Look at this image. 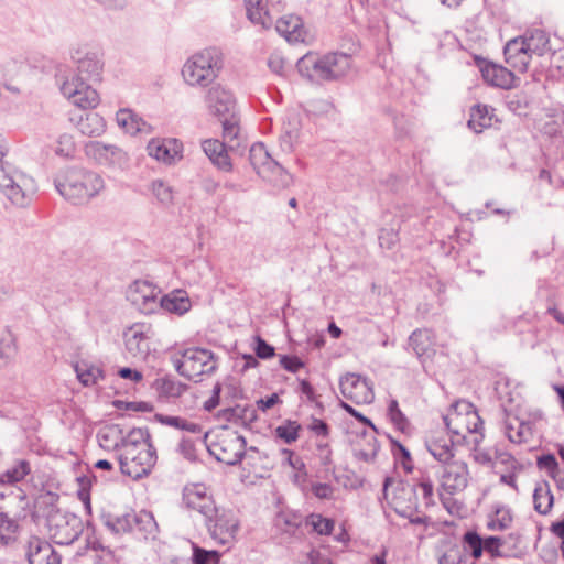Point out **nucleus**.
<instances>
[{"label": "nucleus", "instance_id": "nucleus-1", "mask_svg": "<svg viewBox=\"0 0 564 564\" xmlns=\"http://www.w3.org/2000/svg\"><path fill=\"white\" fill-rule=\"evenodd\" d=\"M72 59L77 65V74L66 77L61 84V93L74 106L80 109H91L98 106L100 99L96 89L86 80H98L102 63L97 51L88 46H78L72 51Z\"/></svg>", "mask_w": 564, "mask_h": 564}, {"label": "nucleus", "instance_id": "nucleus-2", "mask_svg": "<svg viewBox=\"0 0 564 564\" xmlns=\"http://www.w3.org/2000/svg\"><path fill=\"white\" fill-rule=\"evenodd\" d=\"M57 192L74 204H82L97 196L104 188V178L84 167H67L54 178Z\"/></svg>", "mask_w": 564, "mask_h": 564}, {"label": "nucleus", "instance_id": "nucleus-3", "mask_svg": "<svg viewBox=\"0 0 564 564\" xmlns=\"http://www.w3.org/2000/svg\"><path fill=\"white\" fill-rule=\"evenodd\" d=\"M296 68L301 76L311 82L337 80L351 68V56L345 53H308L297 61Z\"/></svg>", "mask_w": 564, "mask_h": 564}, {"label": "nucleus", "instance_id": "nucleus-4", "mask_svg": "<svg viewBox=\"0 0 564 564\" xmlns=\"http://www.w3.org/2000/svg\"><path fill=\"white\" fill-rule=\"evenodd\" d=\"M6 151L0 139V159L4 156ZM0 189L14 205L23 207L36 192V185L31 176L17 170L11 163L0 160Z\"/></svg>", "mask_w": 564, "mask_h": 564}, {"label": "nucleus", "instance_id": "nucleus-5", "mask_svg": "<svg viewBox=\"0 0 564 564\" xmlns=\"http://www.w3.org/2000/svg\"><path fill=\"white\" fill-rule=\"evenodd\" d=\"M224 65L218 47H207L192 55L183 66L182 75L192 86H207L213 83Z\"/></svg>", "mask_w": 564, "mask_h": 564}, {"label": "nucleus", "instance_id": "nucleus-6", "mask_svg": "<svg viewBox=\"0 0 564 564\" xmlns=\"http://www.w3.org/2000/svg\"><path fill=\"white\" fill-rule=\"evenodd\" d=\"M443 421L448 433L454 438H460V444L466 441L468 434L479 436L484 421L478 415L476 408L470 402L460 400L451 405Z\"/></svg>", "mask_w": 564, "mask_h": 564}, {"label": "nucleus", "instance_id": "nucleus-7", "mask_svg": "<svg viewBox=\"0 0 564 564\" xmlns=\"http://www.w3.org/2000/svg\"><path fill=\"white\" fill-rule=\"evenodd\" d=\"M210 538L221 545H229L236 540L240 521L235 511L224 507H216L204 520Z\"/></svg>", "mask_w": 564, "mask_h": 564}, {"label": "nucleus", "instance_id": "nucleus-8", "mask_svg": "<svg viewBox=\"0 0 564 564\" xmlns=\"http://www.w3.org/2000/svg\"><path fill=\"white\" fill-rule=\"evenodd\" d=\"M176 368L182 376L196 382L202 375L212 373L216 369V360L210 350L193 347L183 352Z\"/></svg>", "mask_w": 564, "mask_h": 564}, {"label": "nucleus", "instance_id": "nucleus-9", "mask_svg": "<svg viewBox=\"0 0 564 564\" xmlns=\"http://www.w3.org/2000/svg\"><path fill=\"white\" fill-rule=\"evenodd\" d=\"M46 527L53 542L59 545L72 544L83 532L82 519L68 511L51 517Z\"/></svg>", "mask_w": 564, "mask_h": 564}, {"label": "nucleus", "instance_id": "nucleus-10", "mask_svg": "<svg viewBox=\"0 0 564 564\" xmlns=\"http://www.w3.org/2000/svg\"><path fill=\"white\" fill-rule=\"evenodd\" d=\"M133 451L134 449L128 451L126 455H119L117 458L120 471L123 475L138 480L151 473V469L156 463L158 456L153 444H149L148 448H143L137 454H134Z\"/></svg>", "mask_w": 564, "mask_h": 564}, {"label": "nucleus", "instance_id": "nucleus-11", "mask_svg": "<svg viewBox=\"0 0 564 564\" xmlns=\"http://www.w3.org/2000/svg\"><path fill=\"white\" fill-rule=\"evenodd\" d=\"M246 446L247 441L245 436L237 433H228L220 435L217 442L207 445V449L218 462L235 466L245 458Z\"/></svg>", "mask_w": 564, "mask_h": 564}, {"label": "nucleus", "instance_id": "nucleus-12", "mask_svg": "<svg viewBox=\"0 0 564 564\" xmlns=\"http://www.w3.org/2000/svg\"><path fill=\"white\" fill-rule=\"evenodd\" d=\"M161 290L147 280H137L127 290V300L141 313L152 314L159 310L158 295Z\"/></svg>", "mask_w": 564, "mask_h": 564}, {"label": "nucleus", "instance_id": "nucleus-13", "mask_svg": "<svg viewBox=\"0 0 564 564\" xmlns=\"http://www.w3.org/2000/svg\"><path fill=\"white\" fill-rule=\"evenodd\" d=\"M24 557L29 564H62L61 554L45 539L31 535L23 544Z\"/></svg>", "mask_w": 564, "mask_h": 564}, {"label": "nucleus", "instance_id": "nucleus-14", "mask_svg": "<svg viewBox=\"0 0 564 564\" xmlns=\"http://www.w3.org/2000/svg\"><path fill=\"white\" fill-rule=\"evenodd\" d=\"M19 501L20 511L14 514V518H10L8 512H0V545L8 546L17 540V533L19 531L18 519L26 517V511L30 508V500L25 492L18 488L17 495L14 496Z\"/></svg>", "mask_w": 564, "mask_h": 564}, {"label": "nucleus", "instance_id": "nucleus-15", "mask_svg": "<svg viewBox=\"0 0 564 564\" xmlns=\"http://www.w3.org/2000/svg\"><path fill=\"white\" fill-rule=\"evenodd\" d=\"M182 501L187 509L199 512L204 520L217 507L204 484H189L183 489Z\"/></svg>", "mask_w": 564, "mask_h": 564}, {"label": "nucleus", "instance_id": "nucleus-16", "mask_svg": "<svg viewBox=\"0 0 564 564\" xmlns=\"http://www.w3.org/2000/svg\"><path fill=\"white\" fill-rule=\"evenodd\" d=\"M150 326L140 324H135L124 332L123 337L126 349L133 358L145 360L150 355Z\"/></svg>", "mask_w": 564, "mask_h": 564}, {"label": "nucleus", "instance_id": "nucleus-17", "mask_svg": "<svg viewBox=\"0 0 564 564\" xmlns=\"http://www.w3.org/2000/svg\"><path fill=\"white\" fill-rule=\"evenodd\" d=\"M205 104L208 111L219 120L235 113V99L231 93L221 85H214L206 91Z\"/></svg>", "mask_w": 564, "mask_h": 564}, {"label": "nucleus", "instance_id": "nucleus-18", "mask_svg": "<svg viewBox=\"0 0 564 564\" xmlns=\"http://www.w3.org/2000/svg\"><path fill=\"white\" fill-rule=\"evenodd\" d=\"M85 153L101 165H122L127 161L126 152L117 145L90 141L85 144Z\"/></svg>", "mask_w": 564, "mask_h": 564}, {"label": "nucleus", "instance_id": "nucleus-19", "mask_svg": "<svg viewBox=\"0 0 564 564\" xmlns=\"http://www.w3.org/2000/svg\"><path fill=\"white\" fill-rule=\"evenodd\" d=\"M148 154L165 164H174L183 155V144L177 139H152L147 145Z\"/></svg>", "mask_w": 564, "mask_h": 564}, {"label": "nucleus", "instance_id": "nucleus-20", "mask_svg": "<svg viewBox=\"0 0 564 564\" xmlns=\"http://www.w3.org/2000/svg\"><path fill=\"white\" fill-rule=\"evenodd\" d=\"M409 347L414 351L423 368L426 370V362L434 354V340L429 329H415L409 337Z\"/></svg>", "mask_w": 564, "mask_h": 564}, {"label": "nucleus", "instance_id": "nucleus-21", "mask_svg": "<svg viewBox=\"0 0 564 564\" xmlns=\"http://www.w3.org/2000/svg\"><path fill=\"white\" fill-rule=\"evenodd\" d=\"M460 444V438H454L452 435L431 436L425 441L426 449L440 463L448 464L454 458L453 447Z\"/></svg>", "mask_w": 564, "mask_h": 564}, {"label": "nucleus", "instance_id": "nucleus-22", "mask_svg": "<svg viewBox=\"0 0 564 564\" xmlns=\"http://www.w3.org/2000/svg\"><path fill=\"white\" fill-rule=\"evenodd\" d=\"M392 506L399 516H410L417 506L416 485L399 481L392 497Z\"/></svg>", "mask_w": 564, "mask_h": 564}, {"label": "nucleus", "instance_id": "nucleus-23", "mask_svg": "<svg viewBox=\"0 0 564 564\" xmlns=\"http://www.w3.org/2000/svg\"><path fill=\"white\" fill-rule=\"evenodd\" d=\"M479 67L484 80L489 85L502 89H510L513 87L516 77L508 68L491 62H484Z\"/></svg>", "mask_w": 564, "mask_h": 564}, {"label": "nucleus", "instance_id": "nucleus-24", "mask_svg": "<svg viewBox=\"0 0 564 564\" xmlns=\"http://www.w3.org/2000/svg\"><path fill=\"white\" fill-rule=\"evenodd\" d=\"M217 420L240 424L245 427L258 420L257 410L251 404H236L219 410L216 414Z\"/></svg>", "mask_w": 564, "mask_h": 564}, {"label": "nucleus", "instance_id": "nucleus-25", "mask_svg": "<svg viewBox=\"0 0 564 564\" xmlns=\"http://www.w3.org/2000/svg\"><path fill=\"white\" fill-rule=\"evenodd\" d=\"M202 148L210 162L223 172H230L232 163L228 155V147L217 139H207L202 142Z\"/></svg>", "mask_w": 564, "mask_h": 564}, {"label": "nucleus", "instance_id": "nucleus-26", "mask_svg": "<svg viewBox=\"0 0 564 564\" xmlns=\"http://www.w3.org/2000/svg\"><path fill=\"white\" fill-rule=\"evenodd\" d=\"M442 486L453 494L467 486V469L464 463L451 462L445 464L442 474Z\"/></svg>", "mask_w": 564, "mask_h": 564}, {"label": "nucleus", "instance_id": "nucleus-27", "mask_svg": "<svg viewBox=\"0 0 564 564\" xmlns=\"http://www.w3.org/2000/svg\"><path fill=\"white\" fill-rule=\"evenodd\" d=\"M39 295L43 305L51 310H57L67 305L72 301L67 289L54 283H46L42 285Z\"/></svg>", "mask_w": 564, "mask_h": 564}, {"label": "nucleus", "instance_id": "nucleus-28", "mask_svg": "<svg viewBox=\"0 0 564 564\" xmlns=\"http://www.w3.org/2000/svg\"><path fill=\"white\" fill-rule=\"evenodd\" d=\"M192 307V302L184 290H174L162 296L159 301V310L175 315H184Z\"/></svg>", "mask_w": 564, "mask_h": 564}, {"label": "nucleus", "instance_id": "nucleus-29", "mask_svg": "<svg viewBox=\"0 0 564 564\" xmlns=\"http://www.w3.org/2000/svg\"><path fill=\"white\" fill-rule=\"evenodd\" d=\"M70 121L75 123L77 130L83 135L90 138L102 135L107 128L105 119L97 112H87L85 116H79L78 119L72 117Z\"/></svg>", "mask_w": 564, "mask_h": 564}, {"label": "nucleus", "instance_id": "nucleus-30", "mask_svg": "<svg viewBox=\"0 0 564 564\" xmlns=\"http://www.w3.org/2000/svg\"><path fill=\"white\" fill-rule=\"evenodd\" d=\"M279 34L284 36L289 42L304 41L305 31L302 19L294 14L281 17L275 24Z\"/></svg>", "mask_w": 564, "mask_h": 564}, {"label": "nucleus", "instance_id": "nucleus-31", "mask_svg": "<svg viewBox=\"0 0 564 564\" xmlns=\"http://www.w3.org/2000/svg\"><path fill=\"white\" fill-rule=\"evenodd\" d=\"M523 40L525 48L531 56H543L553 52L550 43V35L544 30H528L523 34Z\"/></svg>", "mask_w": 564, "mask_h": 564}, {"label": "nucleus", "instance_id": "nucleus-32", "mask_svg": "<svg viewBox=\"0 0 564 564\" xmlns=\"http://www.w3.org/2000/svg\"><path fill=\"white\" fill-rule=\"evenodd\" d=\"M59 496L52 491L41 492L34 500L32 516L44 518L46 523L51 517L58 514L62 510L57 507Z\"/></svg>", "mask_w": 564, "mask_h": 564}, {"label": "nucleus", "instance_id": "nucleus-33", "mask_svg": "<svg viewBox=\"0 0 564 564\" xmlns=\"http://www.w3.org/2000/svg\"><path fill=\"white\" fill-rule=\"evenodd\" d=\"M259 176L278 188H288L293 184V175L289 173L279 162L270 161L268 165L262 169Z\"/></svg>", "mask_w": 564, "mask_h": 564}, {"label": "nucleus", "instance_id": "nucleus-34", "mask_svg": "<svg viewBox=\"0 0 564 564\" xmlns=\"http://www.w3.org/2000/svg\"><path fill=\"white\" fill-rule=\"evenodd\" d=\"M97 441L106 451H117L124 447L123 431L117 424L106 425L97 433Z\"/></svg>", "mask_w": 564, "mask_h": 564}, {"label": "nucleus", "instance_id": "nucleus-35", "mask_svg": "<svg viewBox=\"0 0 564 564\" xmlns=\"http://www.w3.org/2000/svg\"><path fill=\"white\" fill-rule=\"evenodd\" d=\"M117 123L130 134L149 132L150 126L130 109H120L116 115Z\"/></svg>", "mask_w": 564, "mask_h": 564}, {"label": "nucleus", "instance_id": "nucleus-36", "mask_svg": "<svg viewBox=\"0 0 564 564\" xmlns=\"http://www.w3.org/2000/svg\"><path fill=\"white\" fill-rule=\"evenodd\" d=\"M492 111L487 105H475L470 109V118L467 122L469 129L476 133H481L484 129L491 127L492 124Z\"/></svg>", "mask_w": 564, "mask_h": 564}, {"label": "nucleus", "instance_id": "nucleus-37", "mask_svg": "<svg viewBox=\"0 0 564 564\" xmlns=\"http://www.w3.org/2000/svg\"><path fill=\"white\" fill-rule=\"evenodd\" d=\"M554 503V496L551 492L550 484L544 480L538 484L533 491L534 510L543 516H546Z\"/></svg>", "mask_w": 564, "mask_h": 564}, {"label": "nucleus", "instance_id": "nucleus-38", "mask_svg": "<svg viewBox=\"0 0 564 564\" xmlns=\"http://www.w3.org/2000/svg\"><path fill=\"white\" fill-rule=\"evenodd\" d=\"M248 19L253 24H259L263 29L271 28L273 21L263 6V0H243Z\"/></svg>", "mask_w": 564, "mask_h": 564}, {"label": "nucleus", "instance_id": "nucleus-39", "mask_svg": "<svg viewBox=\"0 0 564 564\" xmlns=\"http://www.w3.org/2000/svg\"><path fill=\"white\" fill-rule=\"evenodd\" d=\"M156 529L158 524L151 512L145 510L133 512L132 533H139L147 539L149 535L153 534Z\"/></svg>", "mask_w": 564, "mask_h": 564}, {"label": "nucleus", "instance_id": "nucleus-40", "mask_svg": "<svg viewBox=\"0 0 564 564\" xmlns=\"http://www.w3.org/2000/svg\"><path fill=\"white\" fill-rule=\"evenodd\" d=\"M102 523L115 534L132 533L133 512L120 517L110 513L101 516Z\"/></svg>", "mask_w": 564, "mask_h": 564}, {"label": "nucleus", "instance_id": "nucleus-41", "mask_svg": "<svg viewBox=\"0 0 564 564\" xmlns=\"http://www.w3.org/2000/svg\"><path fill=\"white\" fill-rule=\"evenodd\" d=\"M300 139V122L296 118L284 123L279 145L283 152L291 153Z\"/></svg>", "mask_w": 564, "mask_h": 564}, {"label": "nucleus", "instance_id": "nucleus-42", "mask_svg": "<svg viewBox=\"0 0 564 564\" xmlns=\"http://www.w3.org/2000/svg\"><path fill=\"white\" fill-rule=\"evenodd\" d=\"M220 122L223 124L224 142L226 143L228 149L234 150L236 147L238 148L240 145V128L238 126V118L236 117V113H231L227 117H224L223 119H220Z\"/></svg>", "mask_w": 564, "mask_h": 564}, {"label": "nucleus", "instance_id": "nucleus-43", "mask_svg": "<svg viewBox=\"0 0 564 564\" xmlns=\"http://www.w3.org/2000/svg\"><path fill=\"white\" fill-rule=\"evenodd\" d=\"M31 473L28 460H18L12 467L0 474V485H14L22 481Z\"/></svg>", "mask_w": 564, "mask_h": 564}, {"label": "nucleus", "instance_id": "nucleus-44", "mask_svg": "<svg viewBox=\"0 0 564 564\" xmlns=\"http://www.w3.org/2000/svg\"><path fill=\"white\" fill-rule=\"evenodd\" d=\"M274 525L289 536H296L300 531L301 517L295 513L280 512L276 514Z\"/></svg>", "mask_w": 564, "mask_h": 564}, {"label": "nucleus", "instance_id": "nucleus-45", "mask_svg": "<svg viewBox=\"0 0 564 564\" xmlns=\"http://www.w3.org/2000/svg\"><path fill=\"white\" fill-rule=\"evenodd\" d=\"M77 379L83 386L96 384L99 379L104 378V372L99 367L87 362H78L75 365Z\"/></svg>", "mask_w": 564, "mask_h": 564}, {"label": "nucleus", "instance_id": "nucleus-46", "mask_svg": "<svg viewBox=\"0 0 564 564\" xmlns=\"http://www.w3.org/2000/svg\"><path fill=\"white\" fill-rule=\"evenodd\" d=\"M360 438L364 441V443L369 444V448L356 449L355 457L366 463L375 462L378 451L380 448L375 433H368L367 431H362L360 433Z\"/></svg>", "mask_w": 564, "mask_h": 564}, {"label": "nucleus", "instance_id": "nucleus-47", "mask_svg": "<svg viewBox=\"0 0 564 564\" xmlns=\"http://www.w3.org/2000/svg\"><path fill=\"white\" fill-rule=\"evenodd\" d=\"M302 426L299 422L292 420H285L281 425L274 430L276 438L283 441V443L291 445L296 442L300 437Z\"/></svg>", "mask_w": 564, "mask_h": 564}, {"label": "nucleus", "instance_id": "nucleus-48", "mask_svg": "<svg viewBox=\"0 0 564 564\" xmlns=\"http://www.w3.org/2000/svg\"><path fill=\"white\" fill-rule=\"evenodd\" d=\"M464 554L469 553L475 560L481 557L484 553V539L474 530H468L463 535Z\"/></svg>", "mask_w": 564, "mask_h": 564}, {"label": "nucleus", "instance_id": "nucleus-49", "mask_svg": "<svg viewBox=\"0 0 564 564\" xmlns=\"http://www.w3.org/2000/svg\"><path fill=\"white\" fill-rule=\"evenodd\" d=\"M249 161L259 175L270 161H274L263 143H256L249 150Z\"/></svg>", "mask_w": 564, "mask_h": 564}, {"label": "nucleus", "instance_id": "nucleus-50", "mask_svg": "<svg viewBox=\"0 0 564 564\" xmlns=\"http://www.w3.org/2000/svg\"><path fill=\"white\" fill-rule=\"evenodd\" d=\"M305 525L311 527L319 535H330L335 522L333 519L325 518L319 513H311L305 518Z\"/></svg>", "mask_w": 564, "mask_h": 564}, {"label": "nucleus", "instance_id": "nucleus-51", "mask_svg": "<svg viewBox=\"0 0 564 564\" xmlns=\"http://www.w3.org/2000/svg\"><path fill=\"white\" fill-rule=\"evenodd\" d=\"M496 519H491L488 522V528L490 530H499L503 531L508 529L512 522V513L511 509L503 505H498L495 508Z\"/></svg>", "mask_w": 564, "mask_h": 564}, {"label": "nucleus", "instance_id": "nucleus-52", "mask_svg": "<svg viewBox=\"0 0 564 564\" xmlns=\"http://www.w3.org/2000/svg\"><path fill=\"white\" fill-rule=\"evenodd\" d=\"M387 414H388L389 420L391 421V423L394 425V427L398 431H400L402 433H406V431L410 427V423H409V420L406 419V416L400 410L399 403L395 399H391L389 401Z\"/></svg>", "mask_w": 564, "mask_h": 564}, {"label": "nucleus", "instance_id": "nucleus-53", "mask_svg": "<svg viewBox=\"0 0 564 564\" xmlns=\"http://www.w3.org/2000/svg\"><path fill=\"white\" fill-rule=\"evenodd\" d=\"M124 447L132 446L137 447L140 444H144V448H148L151 443V435L148 427H133L126 436L123 435Z\"/></svg>", "mask_w": 564, "mask_h": 564}, {"label": "nucleus", "instance_id": "nucleus-54", "mask_svg": "<svg viewBox=\"0 0 564 564\" xmlns=\"http://www.w3.org/2000/svg\"><path fill=\"white\" fill-rule=\"evenodd\" d=\"M506 435L510 442L521 444L527 441L528 435H531V423L521 421L517 430L510 423H507Z\"/></svg>", "mask_w": 564, "mask_h": 564}, {"label": "nucleus", "instance_id": "nucleus-55", "mask_svg": "<svg viewBox=\"0 0 564 564\" xmlns=\"http://www.w3.org/2000/svg\"><path fill=\"white\" fill-rule=\"evenodd\" d=\"M152 194L164 206L173 203V188L162 180H155L151 185Z\"/></svg>", "mask_w": 564, "mask_h": 564}, {"label": "nucleus", "instance_id": "nucleus-56", "mask_svg": "<svg viewBox=\"0 0 564 564\" xmlns=\"http://www.w3.org/2000/svg\"><path fill=\"white\" fill-rule=\"evenodd\" d=\"M193 564H219L220 553L218 551H207L197 545H193Z\"/></svg>", "mask_w": 564, "mask_h": 564}, {"label": "nucleus", "instance_id": "nucleus-57", "mask_svg": "<svg viewBox=\"0 0 564 564\" xmlns=\"http://www.w3.org/2000/svg\"><path fill=\"white\" fill-rule=\"evenodd\" d=\"M390 443H391V451L395 459L400 460L404 469L411 470L412 466L411 463V454L410 451L403 446L399 441L392 438L389 436Z\"/></svg>", "mask_w": 564, "mask_h": 564}, {"label": "nucleus", "instance_id": "nucleus-58", "mask_svg": "<svg viewBox=\"0 0 564 564\" xmlns=\"http://www.w3.org/2000/svg\"><path fill=\"white\" fill-rule=\"evenodd\" d=\"M536 466L541 470H546L551 478L558 474V463L554 454L546 453L538 456Z\"/></svg>", "mask_w": 564, "mask_h": 564}, {"label": "nucleus", "instance_id": "nucleus-59", "mask_svg": "<svg viewBox=\"0 0 564 564\" xmlns=\"http://www.w3.org/2000/svg\"><path fill=\"white\" fill-rule=\"evenodd\" d=\"M343 395L356 404H370L375 400L373 390H340Z\"/></svg>", "mask_w": 564, "mask_h": 564}, {"label": "nucleus", "instance_id": "nucleus-60", "mask_svg": "<svg viewBox=\"0 0 564 564\" xmlns=\"http://www.w3.org/2000/svg\"><path fill=\"white\" fill-rule=\"evenodd\" d=\"M187 392H189L191 398H194L192 390H159L156 401L161 404H175L177 400L183 399Z\"/></svg>", "mask_w": 564, "mask_h": 564}, {"label": "nucleus", "instance_id": "nucleus-61", "mask_svg": "<svg viewBox=\"0 0 564 564\" xmlns=\"http://www.w3.org/2000/svg\"><path fill=\"white\" fill-rule=\"evenodd\" d=\"M113 405L117 409H124L127 411H133V412H152L154 410V405L151 402L147 401H121L116 400L113 402Z\"/></svg>", "mask_w": 564, "mask_h": 564}, {"label": "nucleus", "instance_id": "nucleus-62", "mask_svg": "<svg viewBox=\"0 0 564 564\" xmlns=\"http://www.w3.org/2000/svg\"><path fill=\"white\" fill-rule=\"evenodd\" d=\"M501 400V408L506 415H518V408L520 406V402L513 397L511 390H503V393L499 395Z\"/></svg>", "mask_w": 564, "mask_h": 564}, {"label": "nucleus", "instance_id": "nucleus-63", "mask_svg": "<svg viewBox=\"0 0 564 564\" xmlns=\"http://www.w3.org/2000/svg\"><path fill=\"white\" fill-rule=\"evenodd\" d=\"M521 53L522 54L528 53V51L525 48V45H524L523 35L520 36V37H516V39L510 40L506 44L505 50H503L506 62L510 61L513 57H517Z\"/></svg>", "mask_w": 564, "mask_h": 564}, {"label": "nucleus", "instance_id": "nucleus-64", "mask_svg": "<svg viewBox=\"0 0 564 564\" xmlns=\"http://www.w3.org/2000/svg\"><path fill=\"white\" fill-rule=\"evenodd\" d=\"M465 557L464 551L458 546H453L438 558V564H464Z\"/></svg>", "mask_w": 564, "mask_h": 564}]
</instances>
